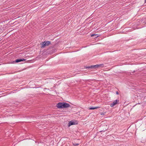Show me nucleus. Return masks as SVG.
<instances>
[{"label":"nucleus","mask_w":146,"mask_h":146,"mask_svg":"<svg viewBox=\"0 0 146 146\" xmlns=\"http://www.w3.org/2000/svg\"><path fill=\"white\" fill-rule=\"evenodd\" d=\"M56 106L58 108L62 109L68 108L70 106V105L65 102H60L57 104Z\"/></svg>","instance_id":"f257e3e1"},{"label":"nucleus","mask_w":146,"mask_h":146,"mask_svg":"<svg viewBox=\"0 0 146 146\" xmlns=\"http://www.w3.org/2000/svg\"><path fill=\"white\" fill-rule=\"evenodd\" d=\"M50 44V42L49 41H45L42 42V44L41 48H44L46 46H48Z\"/></svg>","instance_id":"f03ea898"},{"label":"nucleus","mask_w":146,"mask_h":146,"mask_svg":"<svg viewBox=\"0 0 146 146\" xmlns=\"http://www.w3.org/2000/svg\"><path fill=\"white\" fill-rule=\"evenodd\" d=\"M98 68V65L97 64L95 65H92L90 66H87L86 67V68L87 69H96L97 68Z\"/></svg>","instance_id":"7ed1b4c3"},{"label":"nucleus","mask_w":146,"mask_h":146,"mask_svg":"<svg viewBox=\"0 0 146 146\" xmlns=\"http://www.w3.org/2000/svg\"><path fill=\"white\" fill-rule=\"evenodd\" d=\"M119 100H116L113 102L112 103H111L110 104V106L111 107H113L114 106L116 105L117 104L119 103Z\"/></svg>","instance_id":"20e7f679"},{"label":"nucleus","mask_w":146,"mask_h":146,"mask_svg":"<svg viewBox=\"0 0 146 146\" xmlns=\"http://www.w3.org/2000/svg\"><path fill=\"white\" fill-rule=\"evenodd\" d=\"M26 60L24 59H17L15 61H14V62L15 63H18L19 62L21 61H25Z\"/></svg>","instance_id":"39448f33"},{"label":"nucleus","mask_w":146,"mask_h":146,"mask_svg":"<svg viewBox=\"0 0 146 146\" xmlns=\"http://www.w3.org/2000/svg\"><path fill=\"white\" fill-rule=\"evenodd\" d=\"M100 108L99 107H91L89 108V110H95L97 109L98 108Z\"/></svg>","instance_id":"423d86ee"},{"label":"nucleus","mask_w":146,"mask_h":146,"mask_svg":"<svg viewBox=\"0 0 146 146\" xmlns=\"http://www.w3.org/2000/svg\"><path fill=\"white\" fill-rule=\"evenodd\" d=\"M75 124V123L73 121H70L69 122L68 126H69L71 125H74Z\"/></svg>","instance_id":"0eeeda50"},{"label":"nucleus","mask_w":146,"mask_h":146,"mask_svg":"<svg viewBox=\"0 0 146 146\" xmlns=\"http://www.w3.org/2000/svg\"><path fill=\"white\" fill-rule=\"evenodd\" d=\"M98 68L99 67H104V64H98Z\"/></svg>","instance_id":"6e6552de"},{"label":"nucleus","mask_w":146,"mask_h":146,"mask_svg":"<svg viewBox=\"0 0 146 146\" xmlns=\"http://www.w3.org/2000/svg\"><path fill=\"white\" fill-rule=\"evenodd\" d=\"M79 144V143H73V145L74 146H77V145H78Z\"/></svg>","instance_id":"1a4fd4ad"},{"label":"nucleus","mask_w":146,"mask_h":146,"mask_svg":"<svg viewBox=\"0 0 146 146\" xmlns=\"http://www.w3.org/2000/svg\"><path fill=\"white\" fill-rule=\"evenodd\" d=\"M105 113H106L105 112H104V113H103V112L102 113H101V115H104V114H105Z\"/></svg>","instance_id":"9d476101"},{"label":"nucleus","mask_w":146,"mask_h":146,"mask_svg":"<svg viewBox=\"0 0 146 146\" xmlns=\"http://www.w3.org/2000/svg\"><path fill=\"white\" fill-rule=\"evenodd\" d=\"M97 35L92 34L91 35V36H93L95 35Z\"/></svg>","instance_id":"9b49d317"},{"label":"nucleus","mask_w":146,"mask_h":146,"mask_svg":"<svg viewBox=\"0 0 146 146\" xmlns=\"http://www.w3.org/2000/svg\"><path fill=\"white\" fill-rule=\"evenodd\" d=\"M116 94L117 95H119V92H118V91H116Z\"/></svg>","instance_id":"f8f14e48"},{"label":"nucleus","mask_w":146,"mask_h":146,"mask_svg":"<svg viewBox=\"0 0 146 146\" xmlns=\"http://www.w3.org/2000/svg\"><path fill=\"white\" fill-rule=\"evenodd\" d=\"M145 2H146V0H145Z\"/></svg>","instance_id":"ddd939ff"}]
</instances>
